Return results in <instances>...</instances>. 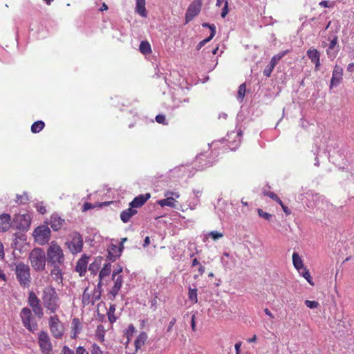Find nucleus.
Here are the masks:
<instances>
[{"label": "nucleus", "mask_w": 354, "mask_h": 354, "mask_svg": "<svg viewBox=\"0 0 354 354\" xmlns=\"http://www.w3.org/2000/svg\"><path fill=\"white\" fill-rule=\"evenodd\" d=\"M105 330L102 325H98L96 330V337L101 342L104 341Z\"/></svg>", "instance_id": "nucleus-42"}, {"label": "nucleus", "mask_w": 354, "mask_h": 354, "mask_svg": "<svg viewBox=\"0 0 354 354\" xmlns=\"http://www.w3.org/2000/svg\"><path fill=\"white\" fill-rule=\"evenodd\" d=\"M343 68L337 65H335L333 73L332 78L330 82V88L337 86L342 81Z\"/></svg>", "instance_id": "nucleus-17"}, {"label": "nucleus", "mask_w": 354, "mask_h": 354, "mask_svg": "<svg viewBox=\"0 0 354 354\" xmlns=\"http://www.w3.org/2000/svg\"><path fill=\"white\" fill-rule=\"evenodd\" d=\"M166 198L158 201V204L161 207L167 206L170 207H176V200L173 196H170V193H165Z\"/></svg>", "instance_id": "nucleus-28"}, {"label": "nucleus", "mask_w": 354, "mask_h": 354, "mask_svg": "<svg viewBox=\"0 0 354 354\" xmlns=\"http://www.w3.org/2000/svg\"><path fill=\"white\" fill-rule=\"evenodd\" d=\"M156 120L159 124H166V118L163 114H158L156 116Z\"/></svg>", "instance_id": "nucleus-53"}, {"label": "nucleus", "mask_w": 354, "mask_h": 354, "mask_svg": "<svg viewBox=\"0 0 354 354\" xmlns=\"http://www.w3.org/2000/svg\"><path fill=\"white\" fill-rule=\"evenodd\" d=\"M306 55L310 61L315 64V70L316 71L319 70L320 67V53L315 48H310L307 50Z\"/></svg>", "instance_id": "nucleus-18"}, {"label": "nucleus", "mask_w": 354, "mask_h": 354, "mask_svg": "<svg viewBox=\"0 0 354 354\" xmlns=\"http://www.w3.org/2000/svg\"><path fill=\"white\" fill-rule=\"evenodd\" d=\"M123 249L124 246H118L115 244L111 243L107 250L108 254L106 259L111 262L115 261L116 259L121 256Z\"/></svg>", "instance_id": "nucleus-14"}, {"label": "nucleus", "mask_w": 354, "mask_h": 354, "mask_svg": "<svg viewBox=\"0 0 354 354\" xmlns=\"http://www.w3.org/2000/svg\"><path fill=\"white\" fill-rule=\"evenodd\" d=\"M137 212L138 211L136 209L129 206L128 209L123 210L120 213V218L123 223H127L130 221V218L133 216L137 214Z\"/></svg>", "instance_id": "nucleus-27"}, {"label": "nucleus", "mask_w": 354, "mask_h": 354, "mask_svg": "<svg viewBox=\"0 0 354 354\" xmlns=\"http://www.w3.org/2000/svg\"><path fill=\"white\" fill-rule=\"evenodd\" d=\"M304 198H306V201L304 202L306 207L309 209H313L314 208H319V203L324 202V198L322 196L317 193H314L313 191H307L304 194H301L298 198L303 201Z\"/></svg>", "instance_id": "nucleus-5"}, {"label": "nucleus", "mask_w": 354, "mask_h": 354, "mask_svg": "<svg viewBox=\"0 0 354 354\" xmlns=\"http://www.w3.org/2000/svg\"><path fill=\"white\" fill-rule=\"evenodd\" d=\"M64 220L57 214H53L50 216V225L54 231H57L62 227Z\"/></svg>", "instance_id": "nucleus-23"}, {"label": "nucleus", "mask_w": 354, "mask_h": 354, "mask_svg": "<svg viewBox=\"0 0 354 354\" xmlns=\"http://www.w3.org/2000/svg\"><path fill=\"white\" fill-rule=\"evenodd\" d=\"M136 12L142 17L147 16L145 8V0H136Z\"/></svg>", "instance_id": "nucleus-31"}, {"label": "nucleus", "mask_w": 354, "mask_h": 354, "mask_svg": "<svg viewBox=\"0 0 354 354\" xmlns=\"http://www.w3.org/2000/svg\"><path fill=\"white\" fill-rule=\"evenodd\" d=\"M11 217L8 214L0 215V232H6L10 227Z\"/></svg>", "instance_id": "nucleus-25"}, {"label": "nucleus", "mask_w": 354, "mask_h": 354, "mask_svg": "<svg viewBox=\"0 0 354 354\" xmlns=\"http://www.w3.org/2000/svg\"><path fill=\"white\" fill-rule=\"evenodd\" d=\"M263 194L264 196H267L270 197L273 201H275L276 199H278V196L277 194H275L274 192H267V191L264 190L263 192Z\"/></svg>", "instance_id": "nucleus-56"}, {"label": "nucleus", "mask_w": 354, "mask_h": 354, "mask_svg": "<svg viewBox=\"0 0 354 354\" xmlns=\"http://www.w3.org/2000/svg\"><path fill=\"white\" fill-rule=\"evenodd\" d=\"M139 49L143 55H148L151 53V45L147 41H142Z\"/></svg>", "instance_id": "nucleus-36"}, {"label": "nucleus", "mask_w": 354, "mask_h": 354, "mask_svg": "<svg viewBox=\"0 0 354 354\" xmlns=\"http://www.w3.org/2000/svg\"><path fill=\"white\" fill-rule=\"evenodd\" d=\"M114 281V285L111 288V289L109 291V295L113 297V299H115V297L118 294L122 283H123V278L122 275H119L114 278V279H112Z\"/></svg>", "instance_id": "nucleus-22"}, {"label": "nucleus", "mask_w": 354, "mask_h": 354, "mask_svg": "<svg viewBox=\"0 0 354 354\" xmlns=\"http://www.w3.org/2000/svg\"><path fill=\"white\" fill-rule=\"evenodd\" d=\"M176 322V319L175 317H173L170 320V322L169 323V325H168V327L167 328V333H169V332L171 331V329H172L173 326L175 325Z\"/></svg>", "instance_id": "nucleus-59"}, {"label": "nucleus", "mask_w": 354, "mask_h": 354, "mask_svg": "<svg viewBox=\"0 0 354 354\" xmlns=\"http://www.w3.org/2000/svg\"><path fill=\"white\" fill-rule=\"evenodd\" d=\"M35 241L41 245H44L48 243L51 231L48 225H41L37 227L32 234Z\"/></svg>", "instance_id": "nucleus-7"}, {"label": "nucleus", "mask_w": 354, "mask_h": 354, "mask_svg": "<svg viewBox=\"0 0 354 354\" xmlns=\"http://www.w3.org/2000/svg\"><path fill=\"white\" fill-rule=\"evenodd\" d=\"M111 272V265L110 263H106L104 264L103 268L99 273V282L97 285V289L99 290L98 295L95 297L96 299H99L101 295V288L102 286V280L104 277H109Z\"/></svg>", "instance_id": "nucleus-15"}, {"label": "nucleus", "mask_w": 354, "mask_h": 354, "mask_svg": "<svg viewBox=\"0 0 354 354\" xmlns=\"http://www.w3.org/2000/svg\"><path fill=\"white\" fill-rule=\"evenodd\" d=\"M292 259L293 266L298 272L305 268L303 260L297 252H294L292 254Z\"/></svg>", "instance_id": "nucleus-30"}, {"label": "nucleus", "mask_w": 354, "mask_h": 354, "mask_svg": "<svg viewBox=\"0 0 354 354\" xmlns=\"http://www.w3.org/2000/svg\"><path fill=\"white\" fill-rule=\"evenodd\" d=\"M207 156L205 153H200L196 157V162H198L197 165L198 170H203L208 167H211L214 162L210 160H207Z\"/></svg>", "instance_id": "nucleus-20"}, {"label": "nucleus", "mask_w": 354, "mask_h": 354, "mask_svg": "<svg viewBox=\"0 0 354 354\" xmlns=\"http://www.w3.org/2000/svg\"><path fill=\"white\" fill-rule=\"evenodd\" d=\"M91 354H102V351H101L100 346L97 344H93Z\"/></svg>", "instance_id": "nucleus-55"}, {"label": "nucleus", "mask_w": 354, "mask_h": 354, "mask_svg": "<svg viewBox=\"0 0 354 354\" xmlns=\"http://www.w3.org/2000/svg\"><path fill=\"white\" fill-rule=\"evenodd\" d=\"M283 209V211L284 212V213L287 215H289L291 214V211L290 210V209L286 206L284 204H283L281 206Z\"/></svg>", "instance_id": "nucleus-62"}, {"label": "nucleus", "mask_w": 354, "mask_h": 354, "mask_svg": "<svg viewBox=\"0 0 354 354\" xmlns=\"http://www.w3.org/2000/svg\"><path fill=\"white\" fill-rule=\"evenodd\" d=\"M122 270L123 268L120 265H117L113 271L112 279H114L115 277L121 275L120 273L122 272Z\"/></svg>", "instance_id": "nucleus-49"}, {"label": "nucleus", "mask_w": 354, "mask_h": 354, "mask_svg": "<svg viewBox=\"0 0 354 354\" xmlns=\"http://www.w3.org/2000/svg\"><path fill=\"white\" fill-rule=\"evenodd\" d=\"M100 261H97L95 259L93 263H91L88 266V270L91 274H95L99 269Z\"/></svg>", "instance_id": "nucleus-44"}, {"label": "nucleus", "mask_w": 354, "mask_h": 354, "mask_svg": "<svg viewBox=\"0 0 354 354\" xmlns=\"http://www.w3.org/2000/svg\"><path fill=\"white\" fill-rule=\"evenodd\" d=\"M347 71L348 72H353L354 71V63H350L348 66H347Z\"/></svg>", "instance_id": "nucleus-64"}, {"label": "nucleus", "mask_w": 354, "mask_h": 354, "mask_svg": "<svg viewBox=\"0 0 354 354\" xmlns=\"http://www.w3.org/2000/svg\"><path fill=\"white\" fill-rule=\"evenodd\" d=\"M257 212L260 217H261L268 221H270L272 217V214H270L268 212H263V209H259V208L257 209Z\"/></svg>", "instance_id": "nucleus-46"}, {"label": "nucleus", "mask_w": 354, "mask_h": 354, "mask_svg": "<svg viewBox=\"0 0 354 354\" xmlns=\"http://www.w3.org/2000/svg\"><path fill=\"white\" fill-rule=\"evenodd\" d=\"M287 53H288V50L280 52L279 53L274 55L271 58L270 62L266 66V68H264L263 72V75L266 77H269L271 75V73H272L273 69L274 68L275 66L277 65V62L281 58H283L287 54Z\"/></svg>", "instance_id": "nucleus-12"}, {"label": "nucleus", "mask_w": 354, "mask_h": 354, "mask_svg": "<svg viewBox=\"0 0 354 354\" xmlns=\"http://www.w3.org/2000/svg\"><path fill=\"white\" fill-rule=\"evenodd\" d=\"M202 27L208 28L210 30L209 37H214L216 35V26L214 24H210L207 22H204L202 24Z\"/></svg>", "instance_id": "nucleus-45"}, {"label": "nucleus", "mask_w": 354, "mask_h": 354, "mask_svg": "<svg viewBox=\"0 0 354 354\" xmlns=\"http://www.w3.org/2000/svg\"><path fill=\"white\" fill-rule=\"evenodd\" d=\"M203 0H194L188 6L185 12V24H188L195 17H196L201 10Z\"/></svg>", "instance_id": "nucleus-8"}, {"label": "nucleus", "mask_w": 354, "mask_h": 354, "mask_svg": "<svg viewBox=\"0 0 354 354\" xmlns=\"http://www.w3.org/2000/svg\"><path fill=\"white\" fill-rule=\"evenodd\" d=\"M12 223L17 229L27 231L31 223L30 215L28 214L15 215Z\"/></svg>", "instance_id": "nucleus-9"}, {"label": "nucleus", "mask_w": 354, "mask_h": 354, "mask_svg": "<svg viewBox=\"0 0 354 354\" xmlns=\"http://www.w3.org/2000/svg\"><path fill=\"white\" fill-rule=\"evenodd\" d=\"M32 268L36 272H41L45 270L46 255L44 250L40 248H35L32 249L28 255Z\"/></svg>", "instance_id": "nucleus-3"}, {"label": "nucleus", "mask_w": 354, "mask_h": 354, "mask_svg": "<svg viewBox=\"0 0 354 354\" xmlns=\"http://www.w3.org/2000/svg\"><path fill=\"white\" fill-rule=\"evenodd\" d=\"M299 273L301 276H302L309 283V284H310L311 286L315 285L313 280V277H312L309 270L306 268H304L301 269V270H299Z\"/></svg>", "instance_id": "nucleus-37"}, {"label": "nucleus", "mask_w": 354, "mask_h": 354, "mask_svg": "<svg viewBox=\"0 0 354 354\" xmlns=\"http://www.w3.org/2000/svg\"><path fill=\"white\" fill-rule=\"evenodd\" d=\"M319 5L323 8H330L333 6V4H330L328 1H322Z\"/></svg>", "instance_id": "nucleus-61"}, {"label": "nucleus", "mask_w": 354, "mask_h": 354, "mask_svg": "<svg viewBox=\"0 0 354 354\" xmlns=\"http://www.w3.org/2000/svg\"><path fill=\"white\" fill-rule=\"evenodd\" d=\"M60 354H75L74 351L67 346H64Z\"/></svg>", "instance_id": "nucleus-58"}, {"label": "nucleus", "mask_w": 354, "mask_h": 354, "mask_svg": "<svg viewBox=\"0 0 354 354\" xmlns=\"http://www.w3.org/2000/svg\"><path fill=\"white\" fill-rule=\"evenodd\" d=\"M46 261L50 266H61L64 262V256L61 247L52 244L47 250Z\"/></svg>", "instance_id": "nucleus-4"}, {"label": "nucleus", "mask_w": 354, "mask_h": 354, "mask_svg": "<svg viewBox=\"0 0 354 354\" xmlns=\"http://www.w3.org/2000/svg\"><path fill=\"white\" fill-rule=\"evenodd\" d=\"M36 209L38 212H39L41 214H44L46 212V207L44 206L42 203H38L36 204Z\"/></svg>", "instance_id": "nucleus-52"}, {"label": "nucleus", "mask_w": 354, "mask_h": 354, "mask_svg": "<svg viewBox=\"0 0 354 354\" xmlns=\"http://www.w3.org/2000/svg\"><path fill=\"white\" fill-rule=\"evenodd\" d=\"M228 12H229L228 2H225V4L223 7L222 11H221V17L222 18H225L226 17V15H227Z\"/></svg>", "instance_id": "nucleus-57"}, {"label": "nucleus", "mask_w": 354, "mask_h": 354, "mask_svg": "<svg viewBox=\"0 0 354 354\" xmlns=\"http://www.w3.org/2000/svg\"><path fill=\"white\" fill-rule=\"evenodd\" d=\"M112 203H113L112 201L103 202V203H97V205H95L91 203L86 202V203H84L83 205L82 211L85 212V211L89 210V209H91L97 206L100 207H104V206H107Z\"/></svg>", "instance_id": "nucleus-35"}, {"label": "nucleus", "mask_w": 354, "mask_h": 354, "mask_svg": "<svg viewBox=\"0 0 354 354\" xmlns=\"http://www.w3.org/2000/svg\"><path fill=\"white\" fill-rule=\"evenodd\" d=\"M241 346V342H238L235 344L234 347H235V350H236V354H239Z\"/></svg>", "instance_id": "nucleus-63"}, {"label": "nucleus", "mask_w": 354, "mask_h": 354, "mask_svg": "<svg viewBox=\"0 0 354 354\" xmlns=\"http://www.w3.org/2000/svg\"><path fill=\"white\" fill-rule=\"evenodd\" d=\"M188 299L193 304L198 303V294L196 288H192L191 287H189Z\"/></svg>", "instance_id": "nucleus-39"}, {"label": "nucleus", "mask_w": 354, "mask_h": 354, "mask_svg": "<svg viewBox=\"0 0 354 354\" xmlns=\"http://www.w3.org/2000/svg\"><path fill=\"white\" fill-rule=\"evenodd\" d=\"M20 318L24 326L30 332L34 333L38 328V325L32 316V312L28 307H24L20 313Z\"/></svg>", "instance_id": "nucleus-6"}, {"label": "nucleus", "mask_w": 354, "mask_h": 354, "mask_svg": "<svg viewBox=\"0 0 354 354\" xmlns=\"http://www.w3.org/2000/svg\"><path fill=\"white\" fill-rule=\"evenodd\" d=\"M305 304L310 309L317 308L319 306V303L316 301L306 300Z\"/></svg>", "instance_id": "nucleus-48"}, {"label": "nucleus", "mask_w": 354, "mask_h": 354, "mask_svg": "<svg viewBox=\"0 0 354 354\" xmlns=\"http://www.w3.org/2000/svg\"><path fill=\"white\" fill-rule=\"evenodd\" d=\"M45 127V124L42 120H37L31 126V131L33 133L40 132Z\"/></svg>", "instance_id": "nucleus-38"}, {"label": "nucleus", "mask_w": 354, "mask_h": 354, "mask_svg": "<svg viewBox=\"0 0 354 354\" xmlns=\"http://www.w3.org/2000/svg\"><path fill=\"white\" fill-rule=\"evenodd\" d=\"M76 354H89V353L83 346H80L76 348Z\"/></svg>", "instance_id": "nucleus-60"}, {"label": "nucleus", "mask_w": 354, "mask_h": 354, "mask_svg": "<svg viewBox=\"0 0 354 354\" xmlns=\"http://www.w3.org/2000/svg\"><path fill=\"white\" fill-rule=\"evenodd\" d=\"M150 197L151 194L149 193L140 194L133 198V200L129 203V206L133 209L140 207Z\"/></svg>", "instance_id": "nucleus-21"}, {"label": "nucleus", "mask_w": 354, "mask_h": 354, "mask_svg": "<svg viewBox=\"0 0 354 354\" xmlns=\"http://www.w3.org/2000/svg\"><path fill=\"white\" fill-rule=\"evenodd\" d=\"M32 310L34 312V313L35 314V315L39 318V319H41L42 318L43 315H44V312H43V309L41 308V304L33 308H32Z\"/></svg>", "instance_id": "nucleus-47"}, {"label": "nucleus", "mask_w": 354, "mask_h": 354, "mask_svg": "<svg viewBox=\"0 0 354 354\" xmlns=\"http://www.w3.org/2000/svg\"><path fill=\"white\" fill-rule=\"evenodd\" d=\"M17 202H19L20 203H26V201H28V197L27 193H24L23 195H17Z\"/></svg>", "instance_id": "nucleus-50"}, {"label": "nucleus", "mask_w": 354, "mask_h": 354, "mask_svg": "<svg viewBox=\"0 0 354 354\" xmlns=\"http://www.w3.org/2000/svg\"><path fill=\"white\" fill-rule=\"evenodd\" d=\"M209 236L214 239V240H218V239L223 237V234L221 232H218V231H212L209 233Z\"/></svg>", "instance_id": "nucleus-54"}, {"label": "nucleus", "mask_w": 354, "mask_h": 354, "mask_svg": "<svg viewBox=\"0 0 354 354\" xmlns=\"http://www.w3.org/2000/svg\"><path fill=\"white\" fill-rule=\"evenodd\" d=\"M147 338V334L145 331H142L140 333V334L138 335L136 340L134 341L136 352H138V350H140L141 347L145 345Z\"/></svg>", "instance_id": "nucleus-26"}, {"label": "nucleus", "mask_w": 354, "mask_h": 354, "mask_svg": "<svg viewBox=\"0 0 354 354\" xmlns=\"http://www.w3.org/2000/svg\"><path fill=\"white\" fill-rule=\"evenodd\" d=\"M221 263L225 269L232 270L235 266V261L233 257L230 256L228 252H224L221 257Z\"/></svg>", "instance_id": "nucleus-24"}, {"label": "nucleus", "mask_w": 354, "mask_h": 354, "mask_svg": "<svg viewBox=\"0 0 354 354\" xmlns=\"http://www.w3.org/2000/svg\"><path fill=\"white\" fill-rule=\"evenodd\" d=\"M83 239L79 232H75L73 240L68 244V248L73 254H77L82 250Z\"/></svg>", "instance_id": "nucleus-13"}, {"label": "nucleus", "mask_w": 354, "mask_h": 354, "mask_svg": "<svg viewBox=\"0 0 354 354\" xmlns=\"http://www.w3.org/2000/svg\"><path fill=\"white\" fill-rule=\"evenodd\" d=\"M337 36L334 35L330 41L328 48L326 49V54L330 60L334 59L339 51V46L337 45Z\"/></svg>", "instance_id": "nucleus-16"}, {"label": "nucleus", "mask_w": 354, "mask_h": 354, "mask_svg": "<svg viewBox=\"0 0 354 354\" xmlns=\"http://www.w3.org/2000/svg\"><path fill=\"white\" fill-rule=\"evenodd\" d=\"M16 279L23 288H28L31 283L30 268L28 265L20 261L15 265Z\"/></svg>", "instance_id": "nucleus-2"}, {"label": "nucleus", "mask_w": 354, "mask_h": 354, "mask_svg": "<svg viewBox=\"0 0 354 354\" xmlns=\"http://www.w3.org/2000/svg\"><path fill=\"white\" fill-rule=\"evenodd\" d=\"M88 263V257L83 254L82 257L77 261L75 266V271L79 273L80 277L84 276L87 270V265Z\"/></svg>", "instance_id": "nucleus-19"}, {"label": "nucleus", "mask_w": 354, "mask_h": 354, "mask_svg": "<svg viewBox=\"0 0 354 354\" xmlns=\"http://www.w3.org/2000/svg\"><path fill=\"white\" fill-rule=\"evenodd\" d=\"M39 345L43 354H53V346L48 334L41 331L38 337Z\"/></svg>", "instance_id": "nucleus-11"}, {"label": "nucleus", "mask_w": 354, "mask_h": 354, "mask_svg": "<svg viewBox=\"0 0 354 354\" xmlns=\"http://www.w3.org/2000/svg\"><path fill=\"white\" fill-rule=\"evenodd\" d=\"M135 331H136V328L133 326V324H130L128 326V328L124 330V335L127 337V341L124 343L126 347L129 345V342H131V337H132L133 333H135Z\"/></svg>", "instance_id": "nucleus-33"}, {"label": "nucleus", "mask_w": 354, "mask_h": 354, "mask_svg": "<svg viewBox=\"0 0 354 354\" xmlns=\"http://www.w3.org/2000/svg\"><path fill=\"white\" fill-rule=\"evenodd\" d=\"M115 309L116 306L115 304H113L110 305L109 308L107 311L108 319L111 324L115 323L118 319V317L115 315Z\"/></svg>", "instance_id": "nucleus-34"}, {"label": "nucleus", "mask_w": 354, "mask_h": 354, "mask_svg": "<svg viewBox=\"0 0 354 354\" xmlns=\"http://www.w3.org/2000/svg\"><path fill=\"white\" fill-rule=\"evenodd\" d=\"M187 203L189 209L194 210L200 204V198L192 196L187 200Z\"/></svg>", "instance_id": "nucleus-41"}, {"label": "nucleus", "mask_w": 354, "mask_h": 354, "mask_svg": "<svg viewBox=\"0 0 354 354\" xmlns=\"http://www.w3.org/2000/svg\"><path fill=\"white\" fill-rule=\"evenodd\" d=\"M245 84L243 83L239 86L238 92H237V100L239 102H242L243 100L245 93Z\"/></svg>", "instance_id": "nucleus-43"}, {"label": "nucleus", "mask_w": 354, "mask_h": 354, "mask_svg": "<svg viewBox=\"0 0 354 354\" xmlns=\"http://www.w3.org/2000/svg\"><path fill=\"white\" fill-rule=\"evenodd\" d=\"M43 304L50 313H55L59 308V299L55 288L49 286L44 288L42 295Z\"/></svg>", "instance_id": "nucleus-1"}, {"label": "nucleus", "mask_w": 354, "mask_h": 354, "mask_svg": "<svg viewBox=\"0 0 354 354\" xmlns=\"http://www.w3.org/2000/svg\"><path fill=\"white\" fill-rule=\"evenodd\" d=\"M53 268L50 272V274L53 279L58 283H62L63 281L62 272L60 269V266H52Z\"/></svg>", "instance_id": "nucleus-29"}, {"label": "nucleus", "mask_w": 354, "mask_h": 354, "mask_svg": "<svg viewBox=\"0 0 354 354\" xmlns=\"http://www.w3.org/2000/svg\"><path fill=\"white\" fill-rule=\"evenodd\" d=\"M72 329L74 332V335L72 337H75L81 331L80 322L78 318H74L72 321Z\"/></svg>", "instance_id": "nucleus-40"}, {"label": "nucleus", "mask_w": 354, "mask_h": 354, "mask_svg": "<svg viewBox=\"0 0 354 354\" xmlns=\"http://www.w3.org/2000/svg\"><path fill=\"white\" fill-rule=\"evenodd\" d=\"M213 37H208L207 38H205V39L201 41L198 44H197V46H196V50H199L202 47H203L207 43H208L209 41H210L212 39Z\"/></svg>", "instance_id": "nucleus-51"}, {"label": "nucleus", "mask_w": 354, "mask_h": 354, "mask_svg": "<svg viewBox=\"0 0 354 354\" xmlns=\"http://www.w3.org/2000/svg\"><path fill=\"white\" fill-rule=\"evenodd\" d=\"M49 327L50 332L55 338H62L64 333V329L57 315H55L50 317Z\"/></svg>", "instance_id": "nucleus-10"}, {"label": "nucleus", "mask_w": 354, "mask_h": 354, "mask_svg": "<svg viewBox=\"0 0 354 354\" xmlns=\"http://www.w3.org/2000/svg\"><path fill=\"white\" fill-rule=\"evenodd\" d=\"M28 305L32 308H35L39 305H40V300L36 295V294L31 291L29 292L28 299Z\"/></svg>", "instance_id": "nucleus-32"}]
</instances>
